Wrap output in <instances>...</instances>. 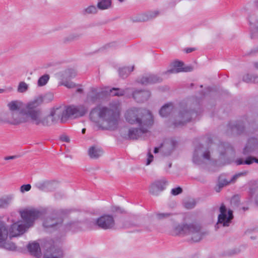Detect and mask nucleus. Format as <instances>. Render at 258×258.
<instances>
[{
  "label": "nucleus",
  "mask_w": 258,
  "mask_h": 258,
  "mask_svg": "<svg viewBox=\"0 0 258 258\" xmlns=\"http://www.w3.org/2000/svg\"><path fill=\"white\" fill-rule=\"evenodd\" d=\"M255 203L258 206V190L256 191V197L255 198Z\"/></svg>",
  "instance_id": "69168bd1"
},
{
  "label": "nucleus",
  "mask_w": 258,
  "mask_h": 258,
  "mask_svg": "<svg viewBox=\"0 0 258 258\" xmlns=\"http://www.w3.org/2000/svg\"><path fill=\"white\" fill-rule=\"evenodd\" d=\"M256 52H258V47L253 48V49L251 50V53H256Z\"/></svg>",
  "instance_id": "338daca9"
},
{
  "label": "nucleus",
  "mask_w": 258,
  "mask_h": 258,
  "mask_svg": "<svg viewBox=\"0 0 258 258\" xmlns=\"http://www.w3.org/2000/svg\"><path fill=\"white\" fill-rule=\"evenodd\" d=\"M184 205L186 208L191 209L195 207L196 202L194 199L188 200L184 202Z\"/></svg>",
  "instance_id": "79ce46f5"
},
{
  "label": "nucleus",
  "mask_w": 258,
  "mask_h": 258,
  "mask_svg": "<svg viewBox=\"0 0 258 258\" xmlns=\"http://www.w3.org/2000/svg\"><path fill=\"white\" fill-rule=\"evenodd\" d=\"M30 120L25 109L19 111H14L12 113V125H18Z\"/></svg>",
  "instance_id": "ddd939ff"
},
{
  "label": "nucleus",
  "mask_w": 258,
  "mask_h": 258,
  "mask_svg": "<svg viewBox=\"0 0 258 258\" xmlns=\"http://www.w3.org/2000/svg\"><path fill=\"white\" fill-rule=\"evenodd\" d=\"M4 247L8 250H14L16 249V246L13 242H7L4 243Z\"/></svg>",
  "instance_id": "a18cd8bd"
},
{
  "label": "nucleus",
  "mask_w": 258,
  "mask_h": 258,
  "mask_svg": "<svg viewBox=\"0 0 258 258\" xmlns=\"http://www.w3.org/2000/svg\"><path fill=\"white\" fill-rule=\"evenodd\" d=\"M134 67L133 66L131 69L129 67H123L119 69L118 72L119 76L122 78H125L134 70Z\"/></svg>",
  "instance_id": "f704fd0d"
},
{
  "label": "nucleus",
  "mask_w": 258,
  "mask_h": 258,
  "mask_svg": "<svg viewBox=\"0 0 258 258\" xmlns=\"http://www.w3.org/2000/svg\"><path fill=\"white\" fill-rule=\"evenodd\" d=\"M182 192V189L180 187L173 188L171 190V194L174 196L178 195Z\"/></svg>",
  "instance_id": "5fc2aeb1"
},
{
  "label": "nucleus",
  "mask_w": 258,
  "mask_h": 258,
  "mask_svg": "<svg viewBox=\"0 0 258 258\" xmlns=\"http://www.w3.org/2000/svg\"><path fill=\"white\" fill-rule=\"evenodd\" d=\"M250 37L252 39L258 38V18L255 14L249 16Z\"/></svg>",
  "instance_id": "f3484780"
},
{
  "label": "nucleus",
  "mask_w": 258,
  "mask_h": 258,
  "mask_svg": "<svg viewBox=\"0 0 258 258\" xmlns=\"http://www.w3.org/2000/svg\"><path fill=\"white\" fill-rule=\"evenodd\" d=\"M245 130L242 122L238 121L234 123H229L227 125V134L228 135H240Z\"/></svg>",
  "instance_id": "dca6fc26"
},
{
  "label": "nucleus",
  "mask_w": 258,
  "mask_h": 258,
  "mask_svg": "<svg viewBox=\"0 0 258 258\" xmlns=\"http://www.w3.org/2000/svg\"><path fill=\"white\" fill-rule=\"evenodd\" d=\"M62 218L56 214H52L43 221V226L46 231L51 232L59 228L62 224Z\"/></svg>",
  "instance_id": "1a4fd4ad"
},
{
  "label": "nucleus",
  "mask_w": 258,
  "mask_h": 258,
  "mask_svg": "<svg viewBox=\"0 0 258 258\" xmlns=\"http://www.w3.org/2000/svg\"><path fill=\"white\" fill-rule=\"evenodd\" d=\"M42 118H47V124H40L42 126H49L52 124L57 123L59 121L61 123H64L69 118L68 107L59 106L54 108L51 110L49 114L43 115Z\"/></svg>",
  "instance_id": "423d86ee"
},
{
  "label": "nucleus",
  "mask_w": 258,
  "mask_h": 258,
  "mask_svg": "<svg viewBox=\"0 0 258 258\" xmlns=\"http://www.w3.org/2000/svg\"><path fill=\"white\" fill-rule=\"evenodd\" d=\"M242 80L248 83H258V76L247 74L243 76Z\"/></svg>",
  "instance_id": "72a5a7b5"
},
{
  "label": "nucleus",
  "mask_w": 258,
  "mask_h": 258,
  "mask_svg": "<svg viewBox=\"0 0 258 258\" xmlns=\"http://www.w3.org/2000/svg\"><path fill=\"white\" fill-rule=\"evenodd\" d=\"M211 160L209 150L202 145H198L194 151L192 161L197 165L205 164L206 161Z\"/></svg>",
  "instance_id": "6e6552de"
},
{
  "label": "nucleus",
  "mask_w": 258,
  "mask_h": 258,
  "mask_svg": "<svg viewBox=\"0 0 258 258\" xmlns=\"http://www.w3.org/2000/svg\"><path fill=\"white\" fill-rule=\"evenodd\" d=\"M12 113L10 110H3L0 112V123L12 125Z\"/></svg>",
  "instance_id": "a878e982"
},
{
  "label": "nucleus",
  "mask_w": 258,
  "mask_h": 258,
  "mask_svg": "<svg viewBox=\"0 0 258 258\" xmlns=\"http://www.w3.org/2000/svg\"><path fill=\"white\" fill-rule=\"evenodd\" d=\"M151 93L148 90H136L133 93V97L138 102L142 103L148 100Z\"/></svg>",
  "instance_id": "4be33fe9"
},
{
  "label": "nucleus",
  "mask_w": 258,
  "mask_h": 258,
  "mask_svg": "<svg viewBox=\"0 0 258 258\" xmlns=\"http://www.w3.org/2000/svg\"><path fill=\"white\" fill-rule=\"evenodd\" d=\"M229 183H230L229 179L226 178L223 175H220L218 179V187L215 188L216 191L218 192H220L222 188Z\"/></svg>",
  "instance_id": "7c9ffc66"
},
{
  "label": "nucleus",
  "mask_w": 258,
  "mask_h": 258,
  "mask_svg": "<svg viewBox=\"0 0 258 258\" xmlns=\"http://www.w3.org/2000/svg\"><path fill=\"white\" fill-rule=\"evenodd\" d=\"M175 231L176 234L188 236L194 242L200 241L206 234L201 225L196 222L178 225L175 228Z\"/></svg>",
  "instance_id": "39448f33"
},
{
  "label": "nucleus",
  "mask_w": 258,
  "mask_h": 258,
  "mask_svg": "<svg viewBox=\"0 0 258 258\" xmlns=\"http://www.w3.org/2000/svg\"><path fill=\"white\" fill-rule=\"evenodd\" d=\"M195 49L194 48H188L186 49V53H190L193 51H194Z\"/></svg>",
  "instance_id": "e2e57ef3"
},
{
  "label": "nucleus",
  "mask_w": 258,
  "mask_h": 258,
  "mask_svg": "<svg viewBox=\"0 0 258 258\" xmlns=\"http://www.w3.org/2000/svg\"><path fill=\"white\" fill-rule=\"evenodd\" d=\"M235 163L237 165L243 164H244V160L242 158H239L236 160Z\"/></svg>",
  "instance_id": "052dcab7"
},
{
  "label": "nucleus",
  "mask_w": 258,
  "mask_h": 258,
  "mask_svg": "<svg viewBox=\"0 0 258 258\" xmlns=\"http://www.w3.org/2000/svg\"><path fill=\"white\" fill-rule=\"evenodd\" d=\"M258 148V139L251 137L249 138L243 149V154L248 155L256 151Z\"/></svg>",
  "instance_id": "aec40b11"
},
{
  "label": "nucleus",
  "mask_w": 258,
  "mask_h": 258,
  "mask_svg": "<svg viewBox=\"0 0 258 258\" xmlns=\"http://www.w3.org/2000/svg\"><path fill=\"white\" fill-rule=\"evenodd\" d=\"M198 115V112L194 110H188L187 108H181L175 116L173 124L175 126L183 125L190 122L192 118Z\"/></svg>",
  "instance_id": "0eeeda50"
},
{
  "label": "nucleus",
  "mask_w": 258,
  "mask_h": 258,
  "mask_svg": "<svg viewBox=\"0 0 258 258\" xmlns=\"http://www.w3.org/2000/svg\"><path fill=\"white\" fill-rule=\"evenodd\" d=\"M248 173V171H245L243 172L238 173L232 176V178L229 179L230 183H234L236 181L238 178L242 176L246 175Z\"/></svg>",
  "instance_id": "c03bdc74"
},
{
  "label": "nucleus",
  "mask_w": 258,
  "mask_h": 258,
  "mask_svg": "<svg viewBox=\"0 0 258 258\" xmlns=\"http://www.w3.org/2000/svg\"><path fill=\"white\" fill-rule=\"evenodd\" d=\"M254 67L258 70V62H256L254 63Z\"/></svg>",
  "instance_id": "774afa93"
},
{
  "label": "nucleus",
  "mask_w": 258,
  "mask_h": 258,
  "mask_svg": "<svg viewBox=\"0 0 258 258\" xmlns=\"http://www.w3.org/2000/svg\"><path fill=\"white\" fill-rule=\"evenodd\" d=\"M43 102H49L52 100L53 98V95L51 93L46 94L45 95L42 96Z\"/></svg>",
  "instance_id": "49530a36"
},
{
  "label": "nucleus",
  "mask_w": 258,
  "mask_h": 258,
  "mask_svg": "<svg viewBox=\"0 0 258 258\" xmlns=\"http://www.w3.org/2000/svg\"><path fill=\"white\" fill-rule=\"evenodd\" d=\"M24 224L15 223L12 224L8 231L6 223L0 221V243L4 241L9 233L10 237H16L23 234L26 230L32 226L35 220L42 215L38 210L26 209L20 212Z\"/></svg>",
  "instance_id": "7ed1b4c3"
},
{
  "label": "nucleus",
  "mask_w": 258,
  "mask_h": 258,
  "mask_svg": "<svg viewBox=\"0 0 258 258\" xmlns=\"http://www.w3.org/2000/svg\"><path fill=\"white\" fill-rule=\"evenodd\" d=\"M220 154L222 156L231 155L234 154V150L231 145L228 143L220 144L218 147Z\"/></svg>",
  "instance_id": "5701e85b"
},
{
  "label": "nucleus",
  "mask_w": 258,
  "mask_h": 258,
  "mask_svg": "<svg viewBox=\"0 0 258 258\" xmlns=\"http://www.w3.org/2000/svg\"><path fill=\"white\" fill-rule=\"evenodd\" d=\"M176 144L173 140H167L160 145V151L164 156H169L174 150Z\"/></svg>",
  "instance_id": "6ab92c4d"
},
{
  "label": "nucleus",
  "mask_w": 258,
  "mask_h": 258,
  "mask_svg": "<svg viewBox=\"0 0 258 258\" xmlns=\"http://www.w3.org/2000/svg\"><path fill=\"white\" fill-rule=\"evenodd\" d=\"M16 157H17L16 156H7V157H5V160H10V159H14L16 158Z\"/></svg>",
  "instance_id": "680f3d73"
},
{
  "label": "nucleus",
  "mask_w": 258,
  "mask_h": 258,
  "mask_svg": "<svg viewBox=\"0 0 258 258\" xmlns=\"http://www.w3.org/2000/svg\"><path fill=\"white\" fill-rule=\"evenodd\" d=\"M95 224L104 230L111 229L115 226V221L112 216L103 215L96 220Z\"/></svg>",
  "instance_id": "9b49d317"
},
{
  "label": "nucleus",
  "mask_w": 258,
  "mask_h": 258,
  "mask_svg": "<svg viewBox=\"0 0 258 258\" xmlns=\"http://www.w3.org/2000/svg\"><path fill=\"white\" fill-rule=\"evenodd\" d=\"M167 181L165 179L156 180L152 183L149 187V192L157 196L159 193L165 189Z\"/></svg>",
  "instance_id": "2eb2a0df"
},
{
  "label": "nucleus",
  "mask_w": 258,
  "mask_h": 258,
  "mask_svg": "<svg viewBox=\"0 0 258 258\" xmlns=\"http://www.w3.org/2000/svg\"><path fill=\"white\" fill-rule=\"evenodd\" d=\"M60 85H63L67 87L68 88H73L76 86V85L73 83V82H71L69 81H67L64 82L59 83Z\"/></svg>",
  "instance_id": "de8ad7c7"
},
{
  "label": "nucleus",
  "mask_w": 258,
  "mask_h": 258,
  "mask_svg": "<svg viewBox=\"0 0 258 258\" xmlns=\"http://www.w3.org/2000/svg\"><path fill=\"white\" fill-rule=\"evenodd\" d=\"M77 75L76 71L73 69H68L56 74V77L60 83L69 81L75 78Z\"/></svg>",
  "instance_id": "a211bd4d"
},
{
  "label": "nucleus",
  "mask_w": 258,
  "mask_h": 258,
  "mask_svg": "<svg viewBox=\"0 0 258 258\" xmlns=\"http://www.w3.org/2000/svg\"><path fill=\"white\" fill-rule=\"evenodd\" d=\"M160 151V146L159 147H155L154 150V153H157Z\"/></svg>",
  "instance_id": "0e129e2a"
},
{
  "label": "nucleus",
  "mask_w": 258,
  "mask_h": 258,
  "mask_svg": "<svg viewBox=\"0 0 258 258\" xmlns=\"http://www.w3.org/2000/svg\"><path fill=\"white\" fill-rule=\"evenodd\" d=\"M131 19L133 22H141L148 21V19L146 15V13L140 14L137 16L132 17Z\"/></svg>",
  "instance_id": "c9c22d12"
},
{
  "label": "nucleus",
  "mask_w": 258,
  "mask_h": 258,
  "mask_svg": "<svg viewBox=\"0 0 258 258\" xmlns=\"http://www.w3.org/2000/svg\"><path fill=\"white\" fill-rule=\"evenodd\" d=\"M58 183L56 180H45L37 182L35 185L37 189L44 192H51L56 189Z\"/></svg>",
  "instance_id": "f8f14e48"
},
{
  "label": "nucleus",
  "mask_w": 258,
  "mask_h": 258,
  "mask_svg": "<svg viewBox=\"0 0 258 258\" xmlns=\"http://www.w3.org/2000/svg\"><path fill=\"white\" fill-rule=\"evenodd\" d=\"M239 198L237 196H234L231 200V204H233L235 206H237L239 204Z\"/></svg>",
  "instance_id": "4d7b16f0"
},
{
  "label": "nucleus",
  "mask_w": 258,
  "mask_h": 258,
  "mask_svg": "<svg viewBox=\"0 0 258 258\" xmlns=\"http://www.w3.org/2000/svg\"><path fill=\"white\" fill-rule=\"evenodd\" d=\"M97 12V9L95 6H90L84 10V14H95Z\"/></svg>",
  "instance_id": "a19ab883"
},
{
  "label": "nucleus",
  "mask_w": 258,
  "mask_h": 258,
  "mask_svg": "<svg viewBox=\"0 0 258 258\" xmlns=\"http://www.w3.org/2000/svg\"><path fill=\"white\" fill-rule=\"evenodd\" d=\"M111 211H112V212L114 213L122 214V213H125V211L123 209H121L119 207H117V206H113L111 208Z\"/></svg>",
  "instance_id": "3c124183"
},
{
  "label": "nucleus",
  "mask_w": 258,
  "mask_h": 258,
  "mask_svg": "<svg viewBox=\"0 0 258 258\" xmlns=\"http://www.w3.org/2000/svg\"><path fill=\"white\" fill-rule=\"evenodd\" d=\"M193 70V67L192 66H186L182 68H178V69H171L167 70L165 72V74H175L181 72H190Z\"/></svg>",
  "instance_id": "2f4dec72"
},
{
  "label": "nucleus",
  "mask_w": 258,
  "mask_h": 258,
  "mask_svg": "<svg viewBox=\"0 0 258 258\" xmlns=\"http://www.w3.org/2000/svg\"><path fill=\"white\" fill-rule=\"evenodd\" d=\"M31 185L30 184H24L21 186L20 190L22 192L28 191L31 189Z\"/></svg>",
  "instance_id": "864d4df0"
},
{
  "label": "nucleus",
  "mask_w": 258,
  "mask_h": 258,
  "mask_svg": "<svg viewBox=\"0 0 258 258\" xmlns=\"http://www.w3.org/2000/svg\"><path fill=\"white\" fill-rule=\"evenodd\" d=\"M174 109V106L172 103H167L162 107L159 111L160 115L162 117H167Z\"/></svg>",
  "instance_id": "cd10ccee"
},
{
  "label": "nucleus",
  "mask_w": 258,
  "mask_h": 258,
  "mask_svg": "<svg viewBox=\"0 0 258 258\" xmlns=\"http://www.w3.org/2000/svg\"><path fill=\"white\" fill-rule=\"evenodd\" d=\"M91 90L92 95H89V96L91 98L92 101H94L98 97V93L97 92V89L96 88H92Z\"/></svg>",
  "instance_id": "8fccbe9b"
},
{
  "label": "nucleus",
  "mask_w": 258,
  "mask_h": 258,
  "mask_svg": "<svg viewBox=\"0 0 258 258\" xmlns=\"http://www.w3.org/2000/svg\"><path fill=\"white\" fill-rule=\"evenodd\" d=\"M82 36V34L79 32H74L70 34L63 38L64 43H67L79 39Z\"/></svg>",
  "instance_id": "c756f323"
},
{
  "label": "nucleus",
  "mask_w": 258,
  "mask_h": 258,
  "mask_svg": "<svg viewBox=\"0 0 258 258\" xmlns=\"http://www.w3.org/2000/svg\"><path fill=\"white\" fill-rule=\"evenodd\" d=\"M21 106L22 103L18 100L12 101L7 104L9 110L12 112L21 111Z\"/></svg>",
  "instance_id": "c85d7f7f"
},
{
  "label": "nucleus",
  "mask_w": 258,
  "mask_h": 258,
  "mask_svg": "<svg viewBox=\"0 0 258 258\" xmlns=\"http://www.w3.org/2000/svg\"><path fill=\"white\" fill-rule=\"evenodd\" d=\"M60 140L62 142H64L66 143H69L70 142V139L68 136L62 135L60 138Z\"/></svg>",
  "instance_id": "bf43d9fd"
},
{
  "label": "nucleus",
  "mask_w": 258,
  "mask_h": 258,
  "mask_svg": "<svg viewBox=\"0 0 258 258\" xmlns=\"http://www.w3.org/2000/svg\"><path fill=\"white\" fill-rule=\"evenodd\" d=\"M103 153L102 149L96 145L92 146L88 149V155L91 159L98 158L103 154Z\"/></svg>",
  "instance_id": "393cba45"
},
{
  "label": "nucleus",
  "mask_w": 258,
  "mask_h": 258,
  "mask_svg": "<svg viewBox=\"0 0 258 258\" xmlns=\"http://www.w3.org/2000/svg\"><path fill=\"white\" fill-rule=\"evenodd\" d=\"M153 158H154L153 155L151 153H148V158L147 159V162H146L147 165H149L152 162V161H153Z\"/></svg>",
  "instance_id": "13d9d810"
},
{
  "label": "nucleus",
  "mask_w": 258,
  "mask_h": 258,
  "mask_svg": "<svg viewBox=\"0 0 258 258\" xmlns=\"http://www.w3.org/2000/svg\"><path fill=\"white\" fill-rule=\"evenodd\" d=\"M220 214L218 217V222L215 225L216 229L219 228V224H222L224 227L229 226L233 218L232 211L228 210L227 214V209L224 204L221 205L220 208Z\"/></svg>",
  "instance_id": "9d476101"
},
{
  "label": "nucleus",
  "mask_w": 258,
  "mask_h": 258,
  "mask_svg": "<svg viewBox=\"0 0 258 258\" xmlns=\"http://www.w3.org/2000/svg\"><path fill=\"white\" fill-rule=\"evenodd\" d=\"M49 75L45 74L39 78L38 80L37 85L39 87L45 85L49 79Z\"/></svg>",
  "instance_id": "4c0bfd02"
},
{
  "label": "nucleus",
  "mask_w": 258,
  "mask_h": 258,
  "mask_svg": "<svg viewBox=\"0 0 258 258\" xmlns=\"http://www.w3.org/2000/svg\"><path fill=\"white\" fill-rule=\"evenodd\" d=\"M27 249L30 253L34 256L39 258L41 255V249L38 243L34 242L27 245Z\"/></svg>",
  "instance_id": "b1692460"
},
{
  "label": "nucleus",
  "mask_w": 258,
  "mask_h": 258,
  "mask_svg": "<svg viewBox=\"0 0 258 258\" xmlns=\"http://www.w3.org/2000/svg\"><path fill=\"white\" fill-rule=\"evenodd\" d=\"M69 117H79L84 116L88 111V108L84 105L68 106Z\"/></svg>",
  "instance_id": "4468645a"
},
{
  "label": "nucleus",
  "mask_w": 258,
  "mask_h": 258,
  "mask_svg": "<svg viewBox=\"0 0 258 258\" xmlns=\"http://www.w3.org/2000/svg\"><path fill=\"white\" fill-rule=\"evenodd\" d=\"M111 0H99L97 8L99 10H104L111 7Z\"/></svg>",
  "instance_id": "473e14b6"
},
{
  "label": "nucleus",
  "mask_w": 258,
  "mask_h": 258,
  "mask_svg": "<svg viewBox=\"0 0 258 258\" xmlns=\"http://www.w3.org/2000/svg\"><path fill=\"white\" fill-rule=\"evenodd\" d=\"M125 90H121L117 88H113L110 90V92L113 96H121L125 94L126 91Z\"/></svg>",
  "instance_id": "e433bc0d"
},
{
  "label": "nucleus",
  "mask_w": 258,
  "mask_h": 258,
  "mask_svg": "<svg viewBox=\"0 0 258 258\" xmlns=\"http://www.w3.org/2000/svg\"><path fill=\"white\" fill-rule=\"evenodd\" d=\"M171 215L170 213H157L156 217L159 220H162L169 218Z\"/></svg>",
  "instance_id": "09e8293b"
},
{
  "label": "nucleus",
  "mask_w": 258,
  "mask_h": 258,
  "mask_svg": "<svg viewBox=\"0 0 258 258\" xmlns=\"http://www.w3.org/2000/svg\"><path fill=\"white\" fill-rule=\"evenodd\" d=\"M254 157L249 156L244 160V164H247V165H250L253 162H254Z\"/></svg>",
  "instance_id": "6e6d98bb"
},
{
  "label": "nucleus",
  "mask_w": 258,
  "mask_h": 258,
  "mask_svg": "<svg viewBox=\"0 0 258 258\" xmlns=\"http://www.w3.org/2000/svg\"><path fill=\"white\" fill-rule=\"evenodd\" d=\"M159 14V12L158 11H150L146 13L148 21L152 20L153 19L156 18L157 16H158Z\"/></svg>",
  "instance_id": "37998d69"
},
{
  "label": "nucleus",
  "mask_w": 258,
  "mask_h": 258,
  "mask_svg": "<svg viewBox=\"0 0 258 258\" xmlns=\"http://www.w3.org/2000/svg\"><path fill=\"white\" fill-rule=\"evenodd\" d=\"M81 223L79 221H70L67 223L64 226L66 231H76L81 230Z\"/></svg>",
  "instance_id": "bb28decb"
},
{
  "label": "nucleus",
  "mask_w": 258,
  "mask_h": 258,
  "mask_svg": "<svg viewBox=\"0 0 258 258\" xmlns=\"http://www.w3.org/2000/svg\"><path fill=\"white\" fill-rule=\"evenodd\" d=\"M42 103V96L40 95L29 102L25 108L30 122L37 126H40V124L46 125L47 124V118H42L43 115L41 111L37 108Z\"/></svg>",
  "instance_id": "20e7f679"
},
{
  "label": "nucleus",
  "mask_w": 258,
  "mask_h": 258,
  "mask_svg": "<svg viewBox=\"0 0 258 258\" xmlns=\"http://www.w3.org/2000/svg\"><path fill=\"white\" fill-rule=\"evenodd\" d=\"M11 199L7 198H1L0 199V209L7 208L10 203Z\"/></svg>",
  "instance_id": "ea45409f"
},
{
  "label": "nucleus",
  "mask_w": 258,
  "mask_h": 258,
  "mask_svg": "<svg viewBox=\"0 0 258 258\" xmlns=\"http://www.w3.org/2000/svg\"><path fill=\"white\" fill-rule=\"evenodd\" d=\"M162 81V79L155 75L150 74L143 76L138 82L142 85H148Z\"/></svg>",
  "instance_id": "412c9836"
},
{
  "label": "nucleus",
  "mask_w": 258,
  "mask_h": 258,
  "mask_svg": "<svg viewBox=\"0 0 258 258\" xmlns=\"http://www.w3.org/2000/svg\"><path fill=\"white\" fill-rule=\"evenodd\" d=\"M173 68L172 69H178V68H182L183 63L180 61H175L172 63Z\"/></svg>",
  "instance_id": "603ef678"
},
{
  "label": "nucleus",
  "mask_w": 258,
  "mask_h": 258,
  "mask_svg": "<svg viewBox=\"0 0 258 258\" xmlns=\"http://www.w3.org/2000/svg\"><path fill=\"white\" fill-rule=\"evenodd\" d=\"M90 118L92 121L98 123L99 128L102 130H115L119 119L118 104L110 103L107 106L93 108L90 113Z\"/></svg>",
  "instance_id": "f257e3e1"
},
{
  "label": "nucleus",
  "mask_w": 258,
  "mask_h": 258,
  "mask_svg": "<svg viewBox=\"0 0 258 258\" xmlns=\"http://www.w3.org/2000/svg\"><path fill=\"white\" fill-rule=\"evenodd\" d=\"M28 89V85L24 82H20L18 85L17 91L19 93L26 92Z\"/></svg>",
  "instance_id": "58836bf2"
},
{
  "label": "nucleus",
  "mask_w": 258,
  "mask_h": 258,
  "mask_svg": "<svg viewBox=\"0 0 258 258\" xmlns=\"http://www.w3.org/2000/svg\"><path fill=\"white\" fill-rule=\"evenodd\" d=\"M125 117L130 123L135 124L139 126V128L129 129L128 136L132 140H136L142 134L147 133L154 123L153 115L149 110L132 109L126 112Z\"/></svg>",
  "instance_id": "f03ea898"
}]
</instances>
